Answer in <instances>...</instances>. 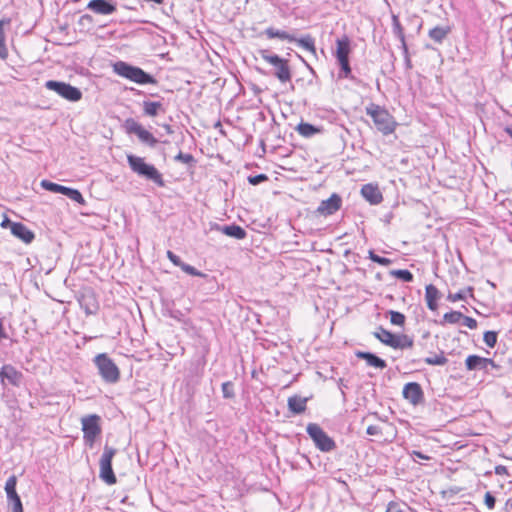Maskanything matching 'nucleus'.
<instances>
[{"label": "nucleus", "instance_id": "obj_55", "mask_svg": "<svg viewBox=\"0 0 512 512\" xmlns=\"http://www.w3.org/2000/svg\"><path fill=\"white\" fill-rule=\"evenodd\" d=\"M6 338H7V334L5 333V330H4L3 320L0 319V341L2 339H6Z\"/></svg>", "mask_w": 512, "mask_h": 512}, {"label": "nucleus", "instance_id": "obj_7", "mask_svg": "<svg viewBox=\"0 0 512 512\" xmlns=\"http://www.w3.org/2000/svg\"><path fill=\"white\" fill-rule=\"evenodd\" d=\"M306 432L321 452H331L336 448L335 441L316 423H309Z\"/></svg>", "mask_w": 512, "mask_h": 512}, {"label": "nucleus", "instance_id": "obj_59", "mask_svg": "<svg viewBox=\"0 0 512 512\" xmlns=\"http://www.w3.org/2000/svg\"><path fill=\"white\" fill-rule=\"evenodd\" d=\"M165 130L168 132V133H172V130H171V126L170 125H165Z\"/></svg>", "mask_w": 512, "mask_h": 512}, {"label": "nucleus", "instance_id": "obj_21", "mask_svg": "<svg viewBox=\"0 0 512 512\" xmlns=\"http://www.w3.org/2000/svg\"><path fill=\"white\" fill-rule=\"evenodd\" d=\"M12 235L23 241L25 244H30L35 238L33 231L21 222L13 224Z\"/></svg>", "mask_w": 512, "mask_h": 512}, {"label": "nucleus", "instance_id": "obj_11", "mask_svg": "<svg viewBox=\"0 0 512 512\" xmlns=\"http://www.w3.org/2000/svg\"><path fill=\"white\" fill-rule=\"evenodd\" d=\"M124 128L128 134H135L139 140L150 147H155L158 140L148 130L133 118H127L124 121Z\"/></svg>", "mask_w": 512, "mask_h": 512}, {"label": "nucleus", "instance_id": "obj_44", "mask_svg": "<svg viewBox=\"0 0 512 512\" xmlns=\"http://www.w3.org/2000/svg\"><path fill=\"white\" fill-rule=\"evenodd\" d=\"M180 268L182 269V271H184L185 273H187L191 276H198V277L204 276V274L202 272L198 271L195 267H193L189 264H186L184 262H182Z\"/></svg>", "mask_w": 512, "mask_h": 512}, {"label": "nucleus", "instance_id": "obj_57", "mask_svg": "<svg viewBox=\"0 0 512 512\" xmlns=\"http://www.w3.org/2000/svg\"><path fill=\"white\" fill-rule=\"evenodd\" d=\"M404 53V56H405V65L407 68H411V60H410V57H409V53L408 51L407 52H403Z\"/></svg>", "mask_w": 512, "mask_h": 512}, {"label": "nucleus", "instance_id": "obj_30", "mask_svg": "<svg viewBox=\"0 0 512 512\" xmlns=\"http://www.w3.org/2000/svg\"><path fill=\"white\" fill-rule=\"evenodd\" d=\"M293 42L297 43L298 46L309 51L313 55H316L315 40L311 35L307 34L301 38H296Z\"/></svg>", "mask_w": 512, "mask_h": 512}, {"label": "nucleus", "instance_id": "obj_47", "mask_svg": "<svg viewBox=\"0 0 512 512\" xmlns=\"http://www.w3.org/2000/svg\"><path fill=\"white\" fill-rule=\"evenodd\" d=\"M461 320H462V324L464 326L468 327L469 329H475L477 327V321L472 317L463 315V318Z\"/></svg>", "mask_w": 512, "mask_h": 512}, {"label": "nucleus", "instance_id": "obj_20", "mask_svg": "<svg viewBox=\"0 0 512 512\" xmlns=\"http://www.w3.org/2000/svg\"><path fill=\"white\" fill-rule=\"evenodd\" d=\"M216 230L220 231L226 236H229L231 238L242 240L246 237L247 232L244 228L237 224H230V225H216Z\"/></svg>", "mask_w": 512, "mask_h": 512}, {"label": "nucleus", "instance_id": "obj_10", "mask_svg": "<svg viewBox=\"0 0 512 512\" xmlns=\"http://www.w3.org/2000/svg\"><path fill=\"white\" fill-rule=\"evenodd\" d=\"M99 420L100 417L97 415H89L82 418L83 439L85 444L90 448L93 447L96 438L101 433Z\"/></svg>", "mask_w": 512, "mask_h": 512}, {"label": "nucleus", "instance_id": "obj_6", "mask_svg": "<svg viewBox=\"0 0 512 512\" xmlns=\"http://www.w3.org/2000/svg\"><path fill=\"white\" fill-rule=\"evenodd\" d=\"M375 338L381 343L393 348V349H407L413 347V339L406 334H393L386 330L382 326H379L375 332H373Z\"/></svg>", "mask_w": 512, "mask_h": 512}, {"label": "nucleus", "instance_id": "obj_22", "mask_svg": "<svg viewBox=\"0 0 512 512\" xmlns=\"http://www.w3.org/2000/svg\"><path fill=\"white\" fill-rule=\"evenodd\" d=\"M356 357L359 359H363L366 361L368 366L374 367L376 369H384L387 367V363L382 358L378 357L376 354L371 352H363L357 351L355 353Z\"/></svg>", "mask_w": 512, "mask_h": 512}, {"label": "nucleus", "instance_id": "obj_34", "mask_svg": "<svg viewBox=\"0 0 512 512\" xmlns=\"http://www.w3.org/2000/svg\"><path fill=\"white\" fill-rule=\"evenodd\" d=\"M41 186L47 191L60 193L62 195L65 193V190L67 188L66 186L51 182L49 180H42Z\"/></svg>", "mask_w": 512, "mask_h": 512}, {"label": "nucleus", "instance_id": "obj_2", "mask_svg": "<svg viewBox=\"0 0 512 512\" xmlns=\"http://www.w3.org/2000/svg\"><path fill=\"white\" fill-rule=\"evenodd\" d=\"M365 112L372 118L375 127L383 135H389L395 131L397 123L385 108L375 103H370L366 106Z\"/></svg>", "mask_w": 512, "mask_h": 512}, {"label": "nucleus", "instance_id": "obj_16", "mask_svg": "<svg viewBox=\"0 0 512 512\" xmlns=\"http://www.w3.org/2000/svg\"><path fill=\"white\" fill-rule=\"evenodd\" d=\"M465 365L467 370L469 371H487L490 366L497 367V365L492 359L481 357L478 355H469L465 360Z\"/></svg>", "mask_w": 512, "mask_h": 512}, {"label": "nucleus", "instance_id": "obj_49", "mask_svg": "<svg viewBox=\"0 0 512 512\" xmlns=\"http://www.w3.org/2000/svg\"><path fill=\"white\" fill-rule=\"evenodd\" d=\"M168 259L176 266L180 267L182 262L180 257L174 254L172 251H167Z\"/></svg>", "mask_w": 512, "mask_h": 512}, {"label": "nucleus", "instance_id": "obj_43", "mask_svg": "<svg viewBox=\"0 0 512 512\" xmlns=\"http://www.w3.org/2000/svg\"><path fill=\"white\" fill-rule=\"evenodd\" d=\"M222 393L223 397L226 399H231L235 396L233 383L230 381L222 383Z\"/></svg>", "mask_w": 512, "mask_h": 512}, {"label": "nucleus", "instance_id": "obj_12", "mask_svg": "<svg viewBox=\"0 0 512 512\" xmlns=\"http://www.w3.org/2000/svg\"><path fill=\"white\" fill-rule=\"evenodd\" d=\"M17 477L11 475L5 483V492L8 502L12 505V512H23L20 496L16 491Z\"/></svg>", "mask_w": 512, "mask_h": 512}, {"label": "nucleus", "instance_id": "obj_48", "mask_svg": "<svg viewBox=\"0 0 512 512\" xmlns=\"http://www.w3.org/2000/svg\"><path fill=\"white\" fill-rule=\"evenodd\" d=\"M484 503L489 509H494L496 499L490 492H486L484 496Z\"/></svg>", "mask_w": 512, "mask_h": 512}, {"label": "nucleus", "instance_id": "obj_26", "mask_svg": "<svg viewBox=\"0 0 512 512\" xmlns=\"http://www.w3.org/2000/svg\"><path fill=\"white\" fill-rule=\"evenodd\" d=\"M336 45V59H348L351 51L349 38L347 36H343L342 38L337 39Z\"/></svg>", "mask_w": 512, "mask_h": 512}, {"label": "nucleus", "instance_id": "obj_8", "mask_svg": "<svg viewBox=\"0 0 512 512\" xmlns=\"http://www.w3.org/2000/svg\"><path fill=\"white\" fill-rule=\"evenodd\" d=\"M45 87L70 102H77L82 98V92L79 88L63 81L48 80Z\"/></svg>", "mask_w": 512, "mask_h": 512}, {"label": "nucleus", "instance_id": "obj_42", "mask_svg": "<svg viewBox=\"0 0 512 512\" xmlns=\"http://www.w3.org/2000/svg\"><path fill=\"white\" fill-rule=\"evenodd\" d=\"M483 341L488 347L493 348L497 343V333L494 331H486L483 336Z\"/></svg>", "mask_w": 512, "mask_h": 512}, {"label": "nucleus", "instance_id": "obj_58", "mask_svg": "<svg viewBox=\"0 0 512 512\" xmlns=\"http://www.w3.org/2000/svg\"><path fill=\"white\" fill-rule=\"evenodd\" d=\"M505 132L512 138V126H507Z\"/></svg>", "mask_w": 512, "mask_h": 512}, {"label": "nucleus", "instance_id": "obj_17", "mask_svg": "<svg viewBox=\"0 0 512 512\" xmlns=\"http://www.w3.org/2000/svg\"><path fill=\"white\" fill-rule=\"evenodd\" d=\"M87 8L100 15H110L116 11V5L112 0H91Z\"/></svg>", "mask_w": 512, "mask_h": 512}, {"label": "nucleus", "instance_id": "obj_54", "mask_svg": "<svg viewBox=\"0 0 512 512\" xmlns=\"http://www.w3.org/2000/svg\"><path fill=\"white\" fill-rule=\"evenodd\" d=\"M495 473L497 475H504V474H507L508 473V470L505 466L503 465H498L495 467Z\"/></svg>", "mask_w": 512, "mask_h": 512}, {"label": "nucleus", "instance_id": "obj_13", "mask_svg": "<svg viewBox=\"0 0 512 512\" xmlns=\"http://www.w3.org/2000/svg\"><path fill=\"white\" fill-rule=\"evenodd\" d=\"M342 206V198L337 193H333L328 199L320 202L316 212L322 216L335 214Z\"/></svg>", "mask_w": 512, "mask_h": 512}, {"label": "nucleus", "instance_id": "obj_46", "mask_svg": "<svg viewBox=\"0 0 512 512\" xmlns=\"http://www.w3.org/2000/svg\"><path fill=\"white\" fill-rule=\"evenodd\" d=\"M267 179H268L267 175H265V174H258V175H255V176H249L248 177V182L251 185H258V184L266 181Z\"/></svg>", "mask_w": 512, "mask_h": 512}, {"label": "nucleus", "instance_id": "obj_40", "mask_svg": "<svg viewBox=\"0 0 512 512\" xmlns=\"http://www.w3.org/2000/svg\"><path fill=\"white\" fill-rule=\"evenodd\" d=\"M368 258L371 261H373V262H375V263H377L379 265H382V266H388V265H390L392 263L391 259L379 256L373 250H369Z\"/></svg>", "mask_w": 512, "mask_h": 512}, {"label": "nucleus", "instance_id": "obj_14", "mask_svg": "<svg viewBox=\"0 0 512 512\" xmlns=\"http://www.w3.org/2000/svg\"><path fill=\"white\" fill-rule=\"evenodd\" d=\"M402 395L412 405L420 404L424 399V393L419 383L409 382L404 385Z\"/></svg>", "mask_w": 512, "mask_h": 512}, {"label": "nucleus", "instance_id": "obj_3", "mask_svg": "<svg viewBox=\"0 0 512 512\" xmlns=\"http://www.w3.org/2000/svg\"><path fill=\"white\" fill-rule=\"evenodd\" d=\"M113 71L117 75L140 85L156 83V79L151 74L124 61L115 62L113 64Z\"/></svg>", "mask_w": 512, "mask_h": 512}, {"label": "nucleus", "instance_id": "obj_1", "mask_svg": "<svg viewBox=\"0 0 512 512\" xmlns=\"http://www.w3.org/2000/svg\"><path fill=\"white\" fill-rule=\"evenodd\" d=\"M127 162L130 169L139 177L151 181L158 187L165 186L163 175L154 165L146 163L144 158L130 154L127 155Z\"/></svg>", "mask_w": 512, "mask_h": 512}, {"label": "nucleus", "instance_id": "obj_24", "mask_svg": "<svg viewBox=\"0 0 512 512\" xmlns=\"http://www.w3.org/2000/svg\"><path fill=\"white\" fill-rule=\"evenodd\" d=\"M143 113L149 117H156L159 114H164L166 109L161 101H148L145 100L142 103Z\"/></svg>", "mask_w": 512, "mask_h": 512}, {"label": "nucleus", "instance_id": "obj_53", "mask_svg": "<svg viewBox=\"0 0 512 512\" xmlns=\"http://www.w3.org/2000/svg\"><path fill=\"white\" fill-rule=\"evenodd\" d=\"M386 512H403L399 506L393 502L388 505Z\"/></svg>", "mask_w": 512, "mask_h": 512}, {"label": "nucleus", "instance_id": "obj_41", "mask_svg": "<svg viewBox=\"0 0 512 512\" xmlns=\"http://www.w3.org/2000/svg\"><path fill=\"white\" fill-rule=\"evenodd\" d=\"M462 318H463V314L459 311H451V312L445 313L443 316L444 321L447 323H450V324L459 323Z\"/></svg>", "mask_w": 512, "mask_h": 512}, {"label": "nucleus", "instance_id": "obj_15", "mask_svg": "<svg viewBox=\"0 0 512 512\" xmlns=\"http://www.w3.org/2000/svg\"><path fill=\"white\" fill-rule=\"evenodd\" d=\"M0 378L2 382L6 380L9 384L18 387L22 383L23 374L13 365L5 364L0 370Z\"/></svg>", "mask_w": 512, "mask_h": 512}, {"label": "nucleus", "instance_id": "obj_29", "mask_svg": "<svg viewBox=\"0 0 512 512\" xmlns=\"http://www.w3.org/2000/svg\"><path fill=\"white\" fill-rule=\"evenodd\" d=\"M392 30L395 36L399 39L401 42V48L403 52H407V44L405 40V35L403 31V27L398 19L397 16L393 15L392 17Z\"/></svg>", "mask_w": 512, "mask_h": 512}, {"label": "nucleus", "instance_id": "obj_60", "mask_svg": "<svg viewBox=\"0 0 512 512\" xmlns=\"http://www.w3.org/2000/svg\"><path fill=\"white\" fill-rule=\"evenodd\" d=\"M177 314H180L179 311H177L176 313H172L171 314V317L175 318V319H179V317L177 316Z\"/></svg>", "mask_w": 512, "mask_h": 512}, {"label": "nucleus", "instance_id": "obj_28", "mask_svg": "<svg viewBox=\"0 0 512 512\" xmlns=\"http://www.w3.org/2000/svg\"><path fill=\"white\" fill-rule=\"evenodd\" d=\"M264 34L269 38H279L281 40H287L289 42H292L296 40V37L293 34H290L286 31L275 29L273 27H268L265 29Z\"/></svg>", "mask_w": 512, "mask_h": 512}, {"label": "nucleus", "instance_id": "obj_33", "mask_svg": "<svg viewBox=\"0 0 512 512\" xmlns=\"http://www.w3.org/2000/svg\"><path fill=\"white\" fill-rule=\"evenodd\" d=\"M337 62L340 66L339 78H347L353 80L354 77L352 76L349 58L337 60Z\"/></svg>", "mask_w": 512, "mask_h": 512}, {"label": "nucleus", "instance_id": "obj_32", "mask_svg": "<svg viewBox=\"0 0 512 512\" xmlns=\"http://www.w3.org/2000/svg\"><path fill=\"white\" fill-rule=\"evenodd\" d=\"M9 24V20H0V59L5 60L8 56V50L5 44L6 35L4 31V25Z\"/></svg>", "mask_w": 512, "mask_h": 512}, {"label": "nucleus", "instance_id": "obj_31", "mask_svg": "<svg viewBox=\"0 0 512 512\" xmlns=\"http://www.w3.org/2000/svg\"><path fill=\"white\" fill-rule=\"evenodd\" d=\"M295 130L305 138L313 137L315 134L320 132L318 127L307 122L299 123Z\"/></svg>", "mask_w": 512, "mask_h": 512}, {"label": "nucleus", "instance_id": "obj_4", "mask_svg": "<svg viewBox=\"0 0 512 512\" xmlns=\"http://www.w3.org/2000/svg\"><path fill=\"white\" fill-rule=\"evenodd\" d=\"M93 363L98 369V373L106 383H116L120 379V370L112 358L106 353L97 354Z\"/></svg>", "mask_w": 512, "mask_h": 512}, {"label": "nucleus", "instance_id": "obj_5", "mask_svg": "<svg viewBox=\"0 0 512 512\" xmlns=\"http://www.w3.org/2000/svg\"><path fill=\"white\" fill-rule=\"evenodd\" d=\"M261 58L274 67V76L281 82H290L292 78L291 69L288 60L281 58L279 55L269 50H260Z\"/></svg>", "mask_w": 512, "mask_h": 512}, {"label": "nucleus", "instance_id": "obj_38", "mask_svg": "<svg viewBox=\"0 0 512 512\" xmlns=\"http://www.w3.org/2000/svg\"><path fill=\"white\" fill-rule=\"evenodd\" d=\"M63 195L67 196L69 199L79 204L83 205L85 203L84 197L82 196L81 192L77 189L67 187Z\"/></svg>", "mask_w": 512, "mask_h": 512}, {"label": "nucleus", "instance_id": "obj_25", "mask_svg": "<svg viewBox=\"0 0 512 512\" xmlns=\"http://www.w3.org/2000/svg\"><path fill=\"white\" fill-rule=\"evenodd\" d=\"M452 28L449 25L436 26L429 30L428 36L437 44H442L447 36L451 33Z\"/></svg>", "mask_w": 512, "mask_h": 512}, {"label": "nucleus", "instance_id": "obj_45", "mask_svg": "<svg viewBox=\"0 0 512 512\" xmlns=\"http://www.w3.org/2000/svg\"><path fill=\"white\" fill-rule=\"evenodd\" d=\"M174 160L177 162L185 163V164H191L195 161L193 155L188 154V153H182V152H179L174 157Z\"/></svg>", "mask_w": 512, "mask_h": 512}, {"label": "nucleus", "instance_id": "obj_27", "mask_svg": "<svg viewBox=\"0 0 512 512\" xmlns=\"http://www.w3.org/2000/svg\"><path fill=\"white\" fill-rule=\"evenodd\" d=\"M439 297V291L433 284H429L425 288V299L427 307L431 311H435L438 308L437 299Z\"/></svg>", "mask_w": 512, "mask_h": 512}, {"label": "nucleus", "instance_id": "obj_23", "mask_svg": "<svg viewBox=\"0 0 512 512\" xmlns=\"http://www.w3.org/2000/svg\"><path fill=\"white\" fill-rule=\"evenodd\" d=\"M307 401H308V398H306V397H302L299 395H293L288 398V401H287L288 409L294 415L301 414V413L305 412V410L307 408Z\"/></svg>", "mask_w": 512, "mask_h": 512}, {"label": "nucleus", "instance_id": "obj_19", "mask_svg": "<svg viewBox=\"0 0 512 512\" xmlns=\"http://www.w3.org/2000/svg\"><path fill=\"white\" fill-rule=\"evenodd\" d=\"M361 195L372 205H377L383 200L382 193L380 192L378 186L371 183L362 186Z\"/></svg>", "mask_w": 512, "mask_h": 512}, {"label": "nucleus", "instance_id": "obj_37", "mask_svg": "<svg viewBox=\"0 0 512 512\" xmlns=\"http://www.w3.org/2000/svg\"><path fill=\"white\" fill-rule=\"evenodd\" d=\"M424 362L428 365L444 366L447 364L448 359L445 357L444 353L441 352L439 355L426 357Z\"/></svg>", "mask_w": 512, "mask_h": 512}, {"label": "nucleus", "instance_id": "obj_39", "mask_svg": "<svg viewBox=\"0 0 512 512\" xmlns=\"http://www.w3.org/2000/svg\"><path fill=\"white\" fill-rule=\"evenodd\" d=\"M388 314L390 315L391 324L400 327L404 326L406 317L403 313L394 310H389Z\"/></svg>", "mask_w": 512, "mask_h": 512}, {"label": "nucleus", "instance_id": "obj_61", "mask_svg": "<svg viewBox=\"0 0 512 512\" xmlns=\"http://www.w3.org/2000/svg\"><path fill=\"white\" fill-rule=\"evenodd\" d=\"M299 58L301 59V61L309 68L311 69V67L306 63V61L304 60V58H302L301 56H299Z\"/></svg>", "mask_w": 512, "mask_h": 512}, {"label": "nucleus", "instance_id": "obj_35", "mask_svg": "<svg viewBox=\"0 0 512 512\" xmlns=\"http://www.w3.org/2000/svg\"><path fill=\"white\" fill-rule=\"evenodd\" d=\"M390 274L403 282H412L414 278L413 274L407 269L392 270Z\"/></svg>", "mask_w": 512, "mask_h": 512}, {"label": "nucleus", "instance_id": "obj_52", "mask_svg": "<svg viewBox=\"0 0 512 512\" xmlns=\"http://www.w3.org/2000/svg\"><path fill=\"white\" fill-rule=\"evenodd\" d=\"M92 21H93V18H92V16H91V15H89V14H84V15H82V16L80 17L79 23H80L81 25H85V24H90V23H92Z\"/></svg>", "mask_w": 512, "mask_h": 512}, {"label": "nucleus", "instance_id": "obj_9", "mask_svg": "<svg viewBox=\"0 0 512 512\" xmlns=\"http://www.w3.org/2000/svg\"><path fill=\"white\" fill-rule=\"evenodd\" d=\"M116 452L117 450L115 448L106 445L99 461V477L108 485H113L117 481L112 469V459Z\"/></svg>", "mask_w": 512, "mask_h": 512}, {"label": "nucleus", "instance_id": "obj_50", "mask_svg": "<svg viewBox=\"0 0 512 512\" xmlns=\"http://www.w3.org/2000/svg\"><path fill=\"white\" fill-rule=\"evenodd\" d=\"M366 433L370 436H377L382 433L381 428L377 425H369L366 429Z\"/></svg>", "mask_w": 512, "mask_h": 512}, {"label": "nucleus", "instance_id": "obj_18", "mask_svg": "<svg viewBox=\"0 0 512 512\" xmlns=\"http://www.w3.org/2000/svg\"><path fill=\"white\" fill-rule=\"evenodd\" d=\"M78 301L86 315H93L97 313L99 305L94 293L90 291L85 292L79 297Z\"/></svg>", "mask_w": 512, "mask_h": 512}, {"label": "nucleus", "instance_id": "obj_51", "mask_svg": "<svg viewBox=\"0 0 512 512\" xmlns=\"http://www.w3.org/2000/svg\"><path fill=\"white\" fill-rule=\"evenodd\" d=\"M18 222H13L11 221L9 218L5 217L3 219V221L1 222V227L2 228H9L10 231L12 232V227H13V224H17Z\"/></svg>", "mask_w": 512, "mask_h": 512}, {"label": "nucleus", "instance_id": "obj_36", "mask_svg": "<svg viewBox=\"0 0 512 512\" xmlns=\"http://www.w3.org/2000/svg\"><path fill=\"white\" fill-rule=\"evenodd\" d=\"M473 289L471 287H468L466 289L460 290L457 293H450L448 295V300L451 302H457L461 300H466L467 296H472Z\"/></svg>", "mask_w": 512, "mask_h": 512}, {"label": "nucleus", "instance_id": "obj_56", "mask_svg": "<svg viewBox=\"0 0 512 512\" xmlns=\"http://www.w3.org/2000/svg\"><path fill=\"white\" fill-rule=\"evenodd\" d=\"M413 455H414V456H416V457H418V458H420V459H422V460H429V459H430V457H429V456H427V455L423 454V453H422V452H420V451H413Z\"/></svg>", "mask_w": 512, "mask_h": 512}]
</instances>
